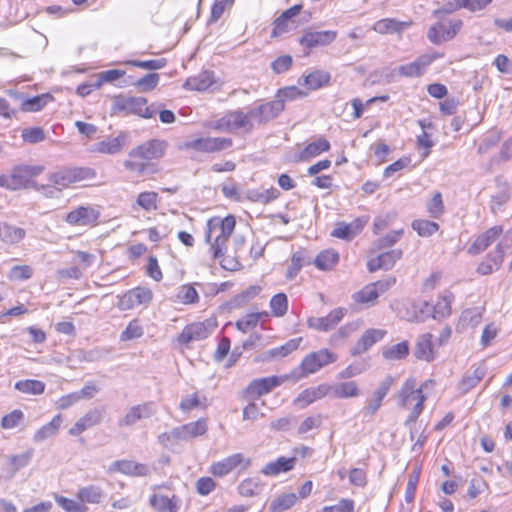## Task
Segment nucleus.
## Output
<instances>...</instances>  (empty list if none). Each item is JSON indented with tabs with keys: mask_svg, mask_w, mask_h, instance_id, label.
I'll return each instance as SVG.
<instances>
[{
	"mask_svg": "<svg viewBox=\"0 0 512 512\" xmlns=\"http://www.w3.org/2000/svg\"><path fill=\"white\" fill-rule=\"evenodd\" d=\"M236 226L235 217L228 215L224 218L213 217L207 221L205 241L210 246L214 259L223 257L227 251V242Z\"/></svg>",
	"mask_w": 512,
	"mask_h": 512,
	"instance_id": "nucleus-1",
	"label": "nucleus"
},
{
	"mask_svg": "<svg viewBox=\"0 0 512 512\" xmlns=\"http://www.w3.org/2000/svg\"><path fill=\"white\" fill-rule=\"evenodd\" d=\"M426 383L417 387L414 378H408L396 395V401L399 407L410 410L406 423L415 422L423 411L426 397L423 394V387Z\"/></svg>",
	"mask_w": 512,
	"mask_h": 512,
	"instance_id": "nucleus-2",
	"label": "nucleus"
},
{
	"mask_svg": "<svg viewBox=\"0 0 512 512\" xmlns=\"http://www.w3.org/2000/svg\"><path fill=\"white\" fill-rule=\"evenodd\" d=\"M337 360L338 355L328 349H320L312 352L304 357L298 368L291 372V379L298 380L310 374H314L324 366L332 364Z\"/></svg>",
	"mask_w": 512,
	"mask_h": 512,
	"instance_id": "nucleus-3",
	"label": "nucleus"
},
{
	"mask_svg": "<svg viewBox=\"0 0 512 512\" xmlns=\"http://www.w3.org/2000/svg\"><path fill=\"white\" fill-rule=\"evenodd\" d=\"M443 56V54L437 52L422 54L418 56L414 61L394 68L388 75L389 81H394L395 79L400 77H422L426 73L428 67L436 59L442 58Z\"/></svg>",
	"mask_w": 512,
	"mask_h": 512,
	"instance_id": "nucleus-4",
	"label": "nucleus"
},
{
	"mask_svg": "<svg viewBox=\"0 0 512 512\" xmlns=\"http://www.w3.org/2000/svg\"><path fill=\"white\" fill-rule=\"evenodd\" d=\"M253 119L250 116V110L244 113L241 110L232 111L217 120L214 124V129L223 132H234L243 129L245 132H250L253 129Z\"/></svg>",
	"mask_w": 512,
	"mask_h": 512,
	"instance_id": "nucleus-5",
	"label": "nucleus"
},
{
	"mask_svg": "<svg viewBox=\"0 0 512 512\" xmlns=\"http://www.w3.org/2000/svg\"><path fill=\"white\" fill-rule=\"evenodd\" d=\"M95 172L88 167L64 168L49 175V181L61 188L80 182L93 179Z\"/></svg>",
	"mask_w": 512,
	"mask_h": 512,
	"instance_id": "nucleus-6",
	"label": "nucleus"
},
{
	"mask_svg": "<svg viewBox=\"0 0 512 512\" xmlns=\"http://www.w3.org/2000/svg\"><path fill=\"white\" fill-rule=\"evenodd\" d=\"M462 27L461 20L437 22L427 32V38L435 45H440L453 39Z\"/></svg>",
	"mask_w": 512,
	"mask_h": 512,
	"instance_id": "nucleus-7",
	"label": "nucleus"
},
{
	"mask_svg": "<svg viewBox=\"0 0 512 512\" xmlns=\"http://www.w3.org/2000/svg\"><path fill=\"white\" fill-rule=\"evenodd\" d=\"M43 171L41 166H17L9 174L10 190H20L29 187L33 181L32 178L38 176Z\"/></svg>",
	"mask_w": 512,
	"mask_h": 512,
	"instance_id": "nucleus-8",
	"label": "nucleus"
},
{
	"mask_svg": "<svg viewBox=\"0 0 512 512\" xmlns=\"http://www.w3.org/2000/svg\"><path fill=\"white\" fill-rule=\"evenodd\" d=\"M215 328L211 321L195 322L184 327L178 341L182 344H190L195 341L206 339Z\"/></svg>",
	"mask_w": 512,
	"mask_h": 512,
	"instance_id": "nucleus-9",
	"label": "nucleus"
},
{
	"mask_svg": "<svg viewBox=\"0 0 512 512\" xmlns=\"http://www.w3.org/2000/svg\"><path fill=\"white\" fill-rule=\"evenodd\" d=\"M284 107L283 99H275L251 108L250 116L253 122L263 124L277 117L283 111Z\"/></svg>",
	"mask_w": 512,
	"mask_h": 512,
	"instance_id": "nucleus-10",
	"label": "nucleus"
},
{
	"mask_svg": "<svg viewBox=\"0 0 512 512\" xmlns=\"http://www.w3.org/2000/svg\"><path fill=\"white\" fill-rule=\"evenodd\" d=\"M231 138L226 137H207L192 140L187 144L191 149L205 153H215L226 150L232 146Z\"/></svg>",
	"mask_w": 512,
	"mask_h": 512,
	"instance_id": "nucleus-11",
	"label": "nucleus"
},
{
	"mask_svg": "<svg viewBox=\"0 0 512 512\" xmlns=\"http://www.w3.org/2000/svg\"><path fill=\"white\" fill-rule=\"evenodd\" d=\"M153 293L148 288L137 287L122 295L118 302L121 310H130L139 305H146L151 302Z\"/></svg>",
	"mask_w": 512,
	"mask_h": 512,
	"instance_id": "nucleus-12",
	"label": "nucleus"
},
{
	"mask_svg": "<svg viewBox=\"0 0 512 512\" xmlns=\"http://www.w3.org/2000/svg\"><path fill=\"white\" fill-rule=\"evenodd\" d=\"M166 149L165 141L152 139L130 151V158H139L145 162L163 156Z\"/></svg>",
	"mask_w": 512,
	"mask_h": 512,
	"instance_id": "nucleus-13",
	"label": "nucleus"
},
{
	"mask_svg": "<svg viewBox=\"0 0 512 512\" xmlns=\"http://www.w3.org/2000/svg\"><path fill=\"white\" fill-rule=\"evenodd\" d=\"M290 378V375H283L255 379L249 384L246 392L250 397H260L269 393Z\"/></svg>",
	"mask_w": 512,
	"mask_h": 512,
	"instance_id": "nucleus-14",
	"label": "nucleus"
},
{
	"mask_svg": "<svg viewBox=\"0 0 512 512\" xmlns=\"http://www.w3.org/2000/svg\"><path fill=\"white\" fill-rule=\"evenodd\" d=\"M99 211L91 206H79L66 215V222L75 226H87L97 222Z\"/></svg>",
	"mask_w": 512,
	"mask_h": 512,
	"instance_id": "nucleus-15",
	"label": "nucleus"
},
{
	"mask_svg": "<svg viewBox=\"0 0 512 512\" xmlns=\"http://www.w3.org/2000/svg\"><path fill=\"white\" fill-rule=\"evenodd\" d=\"M412 24V20L399 21L395 18H383L373 24L372 30L381 35L397 34L400 38L403 31L411 27Z\"/></svg>",
	"mask_w": 512,
	"mask_h": 512,
	"instance_id": "nucleus-16",
	"label": "nucleus"
},
{
	"mask_svg": "<svg viewBox=\"0 0 512 512\" xmlns=\"http://www.w3.org/2000/svg\"><path fill=\"white\" fill-rule=\"evenodd\" d=\"M386 335V331L382 329L371 328L366 330L356 344L351 348L352 356H358L368 351L374 344L379 342Z\"/></svg>",
	"mask_w": 512,
	"mask_h": 512,
	"instance_id": "nucleus-17",
	"label": "nucleus"
},
{
	"mask_svg": "<svg viewBox=\"0 0 512 512\" xmlns=\"http://www.w3.org/2000/svg\"><path fill=\"white\" fill-rule=\"evenodd\" d=\"M345 313L344 308H336L325 317H310L307 324L310 328L326 332L334 328L342 320Z\"/></svg>",
	"mask_w": 512,
	"mask_h": 512,
	"instance_id": "nucleus-18",
	"label": "nucleus"
},
{
	"mask_svg": "<svg viewBox=\"0 0 512 512\" xmlns=\"http://www.w3.org/2000/svg\"><path fill=\"white\" fill-rule=\"evenodd\" d=\"M109 473L120 472L129 476H146L150 473V468L142 463L132 460H117L108 467Z\"/></svg>",
	"mask_w": 512,
	"mask_h": 512,
	"instance_id": "nucleus-19",
	"label": "nucleus"
},
{
	"mask_svg": "<svg viewBox=\"0 0 512 512\" xmlns=\"http://www.w3.org/2000/svg\"><path fill=\"white\" fill-rule=\"evenodd\" d=\"M502 232V226H494L489 228L474 240V242L468 248V253L471 255H477L483 252L500 237Z\"/></svg>",
	"mask_w": 512,
	"mask_h": 512,
	"instance_id": "nucleus-20",
	"label": "nucleus"
},
{
	"mask_svg": "<svg viewBox=\"0 0 512 512\" xmlns=\"http://www.w3.org/2000/svg\"><path fill=\"white\" fill-rule=\"evenodd\" d=\"M337 36L335 31H309L300 39V44L306 48H315L318 46H326L332 43Z\"/></svg>",
	"mask_w": 512,
	"mask_h": 512,
	"instance_id": "nucleus-21",
	"label": "nucleus"
},
{
	"mask_svg": "<svg viewBox=\"0 0 512 512\" xmlns=\"http://www.w3.org/2000/svg\"><path fill=\"white\" fill-rule=\"evenodd\" d=\"M103 419V409L94 408L89 410L83 417L78 419L73 427L70 428L69 434L78 436L85 430L99 424Z\"/></svg>",
	"mask_w": 512,
	"mask_h": 512,
	"instance_id": "nucleus-22",
	"label": "nucleus"
},
{
	"mask_svg": "<svg viewBox=\"0 0 512 512\" xmlns=\"http://www.w3.org/2000/svg\"><path fill=\"white\" fill-rule=\"evenodd\" d=\"M432 334L425 333L417 338L414 355L417 359L431 362L435 359L436 351L432 343Z\"/></svg>",
	"mask_w": 512,
	"mask_h": 512,
	"instance_id": "nucleus-23",
	"label": "nucleus"
},
{
	"mask_svg": "<svg viewBox=\"0 0 512 512\" xmlns=\"http://www.w3.org/2000/svg\"><path fill=\"white\" fill-rule=\"evenodd\" d=\"M504 259V242L501 241L497 244L493 253H489L486 260L482 262L477 271L482 275L491 274L493 271L498 270Z\"/></svg>",
	"mask_w": 512,
	"mask_h": 512,
	"instance_id": "nucleus-24",
	"label": "nucleus"
},
{
	"mask_svg": "<svg viewBox=\"0 0 512 512\" xmlns=\"http://www.w3.org/2000/svg\"><path fill=\"white\" fill-rule=\"evenodd\" d=\"M151 506L162 512H174L179 509L177 499L171 491H159L150 498Z\"/></svg>",
	"mask_w": 512,
	"mask_h": 512,
	"instance_id": "nucleus-25",
	"label": "nucleus"
},
{
	"mask_svg": "<svg viewBox=\"0 0 512 512\" xmlns=\"http://www.w3.org/2000/svg\"><path fill=\"white\" fill-rule=\"evenodd\" d=\"M151 415L150 405L148 403L139 404L130 407L125 415L119 419V427L133 426L143 418H147Z\"/></svg>",
	"mask_w": 512,
	"mask_h": 512,
	"instance_id": "nucleus-26",
	"label": "nucleus"
},
{
	"mask_svg": "<svg viewBox=\"0 0 512 512\" xmlns=\"http://www.w3.org/2000/svg\"><path fill=\"white\" fill-rule=\"evenodd\" d=\"M326 396H331L330 384H320L303 390L296 399L302 406H307Z\"/></svg>",
	"mask_w": 512,
	"mask_h": 512,
	"instance_id": "nucleus-27",
	"label": "nucleus"
},
{
	"mask_svg": "<svg viewBox=\"0 0 512 512\" xmlns=\"http://www.w3.org/2000/svg\"><path fill=\"white\" fill-rule=\"evenodd\" d=\"M181 441H189L195 437L202 436L207 432V421L201 418L177 427Z\"/></svg>",
	"mask_w": 512,
	"mask_h": 512,
	"instance_id": "nucleus-28",
	"label": "nucleus"
},
{
	"mask_svg": "<svg viewBox=\"0 0 512 512\" xmlns=\"http://www.w3.org/2000/svg\"><path fill=\"white\" fill-rule=\"evenodd\" d=\"M296 457H279L275 461L267 463L261 470L266 476H277L282 472H288L294 468Z\"/></svg>",
	"mask_w": 512,
	"mask_h": 512,
	"instance_id": "nucleus-29",
	"label": "nucleus"
},
{
	"mask_svg": "<svg viewBox=\"0 0 512 512\" xmlns=\"http://www.w3.org/2000/svg\"><path fill=\"white\" fill-rule=\"evenodd\" d=\"M362 228L363 226L358 220L349 224L339 222L335 225V228L332 230L331 236L346 241H350L360 233Z\"/></svg>",
	"mask_w": 512,
	"mask_h": 512,
	"instance_id": "nucleus-30",
	"label": "nucleus"
},
{
	"mask_svg": "<svg viewBox=\"0 0 512 512\" xmlns=\"http://www.w3.org/2000/svg\"><path fill=\"white\" fill-rule=\"evenodd\" d=\"M213 83V73L210 71H202L196 76L189 77L183 86L187 90L205 91L211 87Z\"/></svg>",
	"mask_w": 512,
	"mask_h": 512,
	"instance_id": "nucleus-31",
	"label": "nucleus"
},
{
	"mask_svg": "<svg viewBox=\"0 0 512 512\" xmlns=\"http://www.w3.org/2000/svg\"><path fill=\"white\" fill-rule=\"evenodd\" d=\"M331 397L337 399L353 398L360 395L355 381H346L330 385Z\"/></svg>",
	"mask_w": 512,
	"mask_h": 512,
	"instance_id": "nucleus-32",
	"label": "nucleus"
},
{
	"mask_svg": "<svg viewBox=\"0 0 512 512\" xmlns=\"http://www.w3.org/2000/svg\"><path fill=\"white\" fill-rule=\"evenodd\" d=\"M124 145V136L108 137L93 145L92 151L102 154H116L120 152Z\"/></svg>",
	"mask_w": 512,
	"mask_h": 512,
	"instance_id": "nucleus-33",
	"label": "nucleus"
},
{
	"mask_svg": "<svg viewBox=\"0 0 512 512\" xmlns=\"http://www.w3.org/2000/svg\"><path fill=\"white\" fill-rule=\"evenodd\" d=\"M311 263V258L308 254V252L304 249H300L296 251L291 258V264L287 268L286 271V278L289 280H292L298 272L301 270V268L305 265H308Z\"/></svg>",
	"mask_w": 512,
	"mask_h": 512,
	"instance_id": "nucleus-34",
	"label": "nucleus"
},
{
	"mask_svg": "<svg viewBox=\"0 0 512 512\" xmlns=\"http://www.w3.org/2000/svg\"><path fill=\"white\" fill-rule=\"evenodd\" d=\"M485 376V368L483 366L476 367L472 372L466 373L459 382L458 389L462 393H467L473 389Z\"/></svg>",
	"mask_w": 512,
	"mask_h": 512,
	"instance_id": "nucleus-35",
	"label": "nucleus"
},
{
	"mask_svg": "<svg viewBox=\"0 0 512 512\" xmlns=\"http://www.w3.org/2000/svg\"><path fill=\"white\" fill-rule=\"evenodd\" d=\"M61 424H62L61 415L54 416L53 419L49 423L42 426L40 429H38L35 432V434L33 436V440L36 443H41L44 440L56 435Z\"/></svg>",
	"mask_w": 512,
	"mask_h": 512,
	"instance_id": "nucleus-36",
	"label": "nucleus"
},
{
	"mask_svg": "<svg viewBox=\"0 0 512 512\" xmlns=\"http://www.w3.org/2000/svg\"><path fill=\"white\" fill-rule=\"evenodd\" d=\"M302 9L301 5H294L284 11L275 21L273 34L278 35L288 31L290 20L298 15Z\"/></svg>",
	"mask_w": 512,
	"mask_h": 512,
	"instance_id": "nucleus-37",
	"label": "nucleus"
},
{
	"mask_svg": "<svg viewBox=\"0 0 512 512\" xmlns=\"http://www.w3.org/2000/svg\"><path fill=\"white\" fill-rule=\"evenodd\" d=\"M330 149V143L324 138L309 143L305 149L297 157V161H305L309 158L315 157L322 152H326Z\"/></svg>",
	"mask_w": 512,
	"mask_h": 512,
	"instance_id": "nucleus-38",
	"label": "nucleus"
},
{
	"mask_svg": "<svg viewBox=\"0 0 512 512\" xmlns=\"http://www.w3.org/2000/svg\"><path fill=\"white\" fill-rule=\"evenodd\" d=\"M484 309L482 307H473L466 309L462 312L459 320V325L462 328H474L478 326L483 317Z\"/></svg>",
	"mask_w": 512,
	"mask_h": 512,
	"instance_id": "nucleus-39",
	"label": "nucleus"
},
{
	"mask_svg": "<svg viewBox=\"0 0 512 512\" xmlns=\"http://www.w3.org/2000/svg\"><path fill=\"white\" fill-rule=\"evenodd\" d=\"M339 260V254L334 249L321 251L315 258L314 264L319 270H331Z\"/></svg>",
	"mask_w": 512,
	"mask_h": 512,
	"instance_id": "nucleus-40",
	"label": "nucleus"
},
{
	"mask_svg": "<svg viewBox=\"0 0 512 512\" xmlns=\"http://www.w3.org/2000/svg\"><path fill=\"white\" fill-rule=\"evenodd\" d=\"M126 108L132 113L143 118H152L155 111L147 106V101L143 97H134L127 100Z\"/></svg>",
	"mask_w": 512,
	"mask_h": 512,
	"instance_id": "nucleus-41",
	"label": "nucleus"
},
{
	"mask_svg": "<svg viewBox=\"0 0 512 512\" xmlns=\"http://www.w3.org/2000/svg\"><path fill=\"white\" fill-rule=\"evenodd\" d=\"M331 75L324 70H316L304 77V84L311 90L319 89L329 83Z\"/></svg>",
	"mask_w": 512,
	"mask_h": 512,
	"instance_id": "nucleus-42",
	"label": "nucleus"
},
{
	"mask_svg": "<svg viewBox=\"0 0 512 512\" xmlns=\"http://www.w3.org/2000/svg\"><path fill=\"white\" fill-rule=\"evenodd\" d=\"M77 497L81 502L98 504L103 498V491L96 485H88L78 490Z\"/></svg>",
	"mask_w": 512,
	"mask_h": 512,
	"instance_id": "nucleus-43",
	"label": "nucleus"
},
{
	"mask_svg": "<svg viewBox=\"0 0 512 512\" xmlns=\"http://www.w3.org/2000/svg\"><path fill=\"white\" fill-rule=\"evenodd\" d=\"M14 388L24 394L40 395L45 390V383L39 380L26 379L17 381Z\"/></svg>",
	"mask_w": 512,
	"mask_h": 512,
	"instance_id": "nucleus-44",
	"label": "nucleus"
},
{
	"mask_svg": "<svg viewBox=\"0 0 512 512\" xmlns=\"http://www.w3.org/2000/svg\"><path fill=\"white\" fill-rule=\"evenodd\" d=\"M25 230L9 224H0V238L7 243H18L25 237Z\"/></svg>",
	"mask_w": 512,
	"mask_h": 512,
	"instance_id": "nucleus-45",
	"label": "nucleus"
},
{
	"mask_svg": "<svg viewBox=\"0 0 512 512\" xmlns=\"http://www.w3.org/2000/svg\"><path fill=\"white\" fill-rule=\"evenodd\" d=\"M378 297V294L370 283L352 295V299L355 303L363 304L366 306H373L376 303Z\"/></svg>",
	"mask_w": 512,
	"mask_h": 512,
	"instance_id": "nucleus-46",
	"label": "nucleus"
},
{
	"mask_svg": "<svg viewBox=\"0 0 512 512\" xmlns=\"http://www.w3.org/2000/svg\"><path fill=\"white\" fill-rule=\"evenodd\" d=\"M453 295L451 293H445L433 306L432 317L434 319H443L451 314V302Z\"/></svg>",
	"mask_w": 512,
	"mask_h": 512,
	"instance_id": "nucleus-47",
	"label": "nucleus"
},
{
	"mask_svg": "<svg viewBox=\"0 0 512 512\" xmlns=\"http://www.w3.org/2000/svg\"><path fill=\"white\" fill-rule=\"evenodd\" d=\"M199 301V295L192 285H182L178 288L174 302L181 304H195Z\"/></svg>",
	"mask_w": 512,
	"mask_h": 512,
	"instance_id": "nucleus-48",
	"label": "nucleus"
},
{
	"mask_svg": "<svg viewBox=\"0 0 512 512\" xmlns=\"http://www.w3.org/2000/svg\"><path fill=\"white\" fill-rule=\"evenodd\" d=\"M301 341V337L291 339L287 341L284 345L267 351L266 354L270 358H283L290 354L291 352L295 351L299 347Z\"/></svg>",
	"mask_w": 512,
	"mask_h": 512,
	"instance_id": "nucleus-49",
	"label": "nucleus"
},
{
	"mask_svg": "<svg viewBox=\"0 0 512 512\" xmlns=\"http://www.w3.org/2000/svg\"><path fill=\"white\" fill-rule=\"evenodd\" d=\"M409 353L408 342L403 341L383 350L382 355L387 360H401Z\"/></svg>",
	"mask_w": 512,
	"mask_h": 512,
	"instance_id": "nucleus-50",
	"label": "nucleus"
},
{
	"mask_svg": "<svg viewBox=\"0 0 512 512\" xmlns=\"http://www.w3.org/2000/svg\"><path fill=\"white\" fill-rule=\"evenodd\" d=\"M297 501L295 493H285L275 498L270 506L272 512H281L290 509Z\"/></svg>",
	"mask_w": 512,
	"mask_h": 512,
	"instance_id": "nucleus-51",
	"label": "nucleus"
},
{
	"mask_svg": "<svg viewBox=\"0 0 512 512\" xmlns=\"http://www.w3.org/2000/svg\"><path fill=\"white\" fill-rule=\"evenodd\" d=\"M50 100L52 96L50 94H42L29 99H26L21 104L23 111L32 112L41 110Z\"/></svg>",
	"mask_w": 512,
	"mask_h": 512,
	"instance_id": "nucleus-52",
	"label": "nucleus"
},
{
	"mask_svg": "<svg viewBox=\"0 0 512 512\" xmlns=\"http://www.w3.org/2000/svg\"><path fill=\"white\" fill-rule=\"evenodd\" d=\"M412 228L422 237H429L435 234L439 225L436 222L426 220V219H417L412 222Z\"/></svg>",
	"mask_w": 512,
	"mask_h": 512,
	"instance_id": "nucleus-53",
	"label": "nucleus"
},
{
	"mask_svg": "<svg viewBox=\"0 0 512 512\" xmlns=\"http://www.w3.org/2000/svg\"><path fill=\"white\" fill-rule=\"evenodd\" d=\"M271 313L275 317H282L288 310V299L286 294L278 293L274 295L270 300Z\"/></svg>",
	"mask_w": 512,
	"mask_h": 512,
	"instance_id": "nucleus-54",
	"label": "nucleus"
},
{
	"mask_svg": "<svg viewBox=\"0 0 512 512\" xmlns=\"http://www.w3.org/2000/svg\"><path fill=\"white\" fill-rule=\"evenodd\" d=\"M403 229L393 230L387 233L385 236L380 237L374 243V248L382 250L394 246L402 237Z\"/></svg>",
	"mask_w": 512,
	"mask_h": 512,
	"instance_id": "nucleus-55",
	"label": "nucleus"
},
{
	"mask_svg": "<svg viewBox=\"0 0 512 512\" xmlns=\"http://www.w3.org/2000/svg\"><path fill=\"white\" fill-rule=\"evenodd\" d=\"M369 366V362L366 359L356 361L342 370L339 373V377L343 379H349L358 376L368 370Z\"/></svg>",
	"mask_w": 512,
	"mask_h": 512,
	"instance_id": "nucleus-56",
	"label": "nucleus"
},
{
	"mask_svg": "<svg viewBox=\"0 0 512 512\" xmlns=\"http://www.w3.org/2000/svg\"><path fill=\"white\" fill-rule=\"evenodd\" d=\"M426 209L432 218H439L444 213V203L440 192L433 194L432 198L426 203Z\"/></svg>",
	"mask_w": 512,
	"mask_h": 512,
	"instance_id": "nucleus-57",
	"label": "nucleus"
},
{
	"mask_svg": "<svg viewBox=\"0 0 512 512\" xmlns=\"http://www.w3.org/2000/svg\"><path fill=\"white\" fill-rule=\"evenodd\" d=\"M158 194L156 192H142L138 195L136 203L145 211L157 209Z\"/></svg>",
	"mask_w": 512,
	"mask_h": 512,
	"instance_id": "nucleus-58",
	"label": "nucleus"
},
{
	"mask_svg": "<svg viewBox=\"0 0 512 512\" xmlns=\"http://www.w3.org/2000/svg\"><path fill=\"white\" fill-rule=\"evenodd\" d=\"M261 488L260 482L255 478L245 479L238 486L239 493L246 497L258 494Z\"/></svg>",
	"mask_w": 512,
	"mask_h": 512,
	"instance_id": "nucleus-59",
	"label": "nucleus"
},
{
	"mask_svg": "<svg viewBox=\"0 0 512 512\" xmlns=\"http://www.w3.org/2000/svg\"><path fill=\"white\" fill-rule=\"evenodd\" d=\"M33 275V269L29 265H17L13 266L9 273L8 278L10 280H16V281H24L28 280Z\"/></svg>",
	"mask_w": 512,
	"mask_h": 512,
	"instance_id": "nucleus-60",
	"label": "nucleus"
},
{
	"mask_svg": "<svg viewBox=\"0 0 512 512\" xmlns=\"http://www.w3.org/2000/svg\"><path fill=\"white\" fill-rule=\"evenodd\" d=\"M401 249H392L387 252L379 254L383 270L391 269L395 263L402 257Z\"/></svg>",
	"mask_w": 512,
	"mask_h": 512,
	"instance_id": "nucleus-61",
	"label": "nucleus"
},
{
	"mask_svg": "<svg viewBox=\"0 0 512 512\" xmlns=\"http://www.w3.org/2000/svg\"><path fill=\"white\" fill-rule=\"evenodd\" d=\"M143 335V327L140 325L139 321L134 319L132 320L126 329L121 333L120 339L122 341H129L132 339L140 338Z\"/></svg>",
	"mask_w": 512,
	"mask_h": 512,
	"instance_id": "nucleus-62",
	"label": "nucleus"
},
{
	"mask_svg": "<svg viewBox=\"0 0 512 512\" xmlns=\"http://www.w3.org/2000/svg\"><path fill=\"white\" fill-rule=\"evenodd\" d=\"M128 65H132L138 68L146 69V70H159L166 65V60L164 58L153 59V60H129L126 62Z\"/></svg>",
	"mask_w": 512,
	"mask_h": 512,
	"instance_id": "nucleus-63",
	"label": "nucleus"
},
{
	"mask_svg": "<svg viewBox=\"0 0 512 512\" xmlns=\"http://www.w3.org/2000/svg\"><path fill=\"white\" fill-rule=\"evenodd\" d=\"M261 313H250V314H247L246 316H244L243 318L239 319L237 322H236V327L238 328V330L246 333L248 332L251 328H254L260 318H261Z\"/></svg>",
	"mask_w": 512,
	"mask_h": 512,
	"instance_id": "nucleus-64",
	"label": "nucleus"
}]
</instances>
